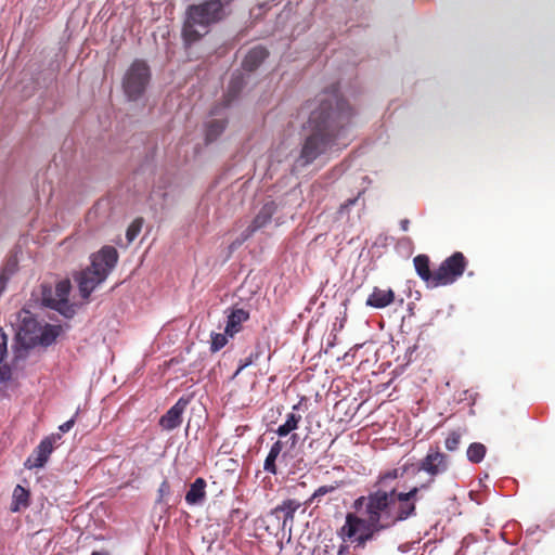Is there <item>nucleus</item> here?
Returning <instances> with one entry per match:
<instances>
[{
    "mask_svg": "<svg viewBox=\"0 0 555 555\" xmlns=\"http://www.w3.org/2000/svg\"><path fill=\"white\" fill-rule=\"evenodd\" d=\"M409 470L410 467L405 466L380 472L367 494L353 501L352 508L356 513L346 514L345 524L337 531V535L353 543L354 550H363L383 532L406 521L408 518L395 496L392 482Z\"/></svg>",
    "mask_w": 555,
    "mask_h": 555,
    "instance_id": "obj_1",
    "label": "nucleus"
},
{
    "mask_svg": "<svg viewBox=\"0 0 555 555\" xmlns=\"http://www.w3.org/2000/svg\"><path fill=\"white\" fill-rule=\"evenodd\" d=\"M317 107L310 112L300 153L295 160L296 166L307 167L319 156L338 144L346 138L354 115L349 103L341 98L337 86L322 92L317 98Z\"/></svg>",
    "mask_w": 555,
    "mask_h": 555,
    "instance_id": "obj_2",
    "label": "nucleus"
},
{
    "mask_svg": "<svg viewBox=\"0 0 555 555\" xmlns=\"http://www.w3.org/2000/svg\"><path fill=\"white\" fill-rule=\"evenodd\" d=\"M234 0H205L192 4L186 10L182 36L186 44L198 41L209 33L210 26L223 21L231 12Z\"/></svg>",
    "mask_w": 555,
    "mask_h": 555,
    "instance_id": "obj_3",
    "label": "nucleus"
},
{
    "mask_svg": "<svg viewBox=\"0 0 555 555\" xmlns=\"http://www.w3.org/2000/svg\"><path fill=\"white\" fill-rule=\"evenodd\" d=\"M152 72L146 61L134 60L124 74L121 87L129 102L141 101L151 83Z\"/></svg>",
    "mask_w": 555,
    "mask_h": 555,
    "instance_id": "obj_4",
    "label": "nucleus"
},
{
    "mask_svg": "<svg viewBox=\"0 0 555 555\" xmlns=\"http://www.w3.org/2000/svg\"><path fill=\"white\" fill-rule=\"evenodd\" d=\"M410 467V470L405 474L416 475L420 472H424L429 475V479L426 482L418 485V490H428L435 482V478L449 469L450 459L447 454L439 451L438 448H430L427 454L417 463L405 462L400 467Z\"/></svg>",
    "mask_w": 555,
    "mask_h": 555,
    "instance_id": "obj_5",
    "label": "nucleus"
},
{
    "mask_svg": "<svg viewBox=\"0 0 555 555\" xmlns=\"http://www.w3.org/2000/svg\"><path fill=\"white\" fill-rule=\"evenodd\" d=\"M466 267L467 260L461 251H455L446 258L437 269L439 286L453 284L463 275Z\"/></svg>",
    "mask_w": 555,
    "mask_h": 555,
    "instance_id": "obj_6",
    "label": "nucleus"
},
{
    "mask_svg": "<svg viewBox=\"0 0 555 555\" xmlns=\"http://www.w3.org/2000/svg\"><path fill=\"white\" fill-rule=\"evenodd\" d=\"M118 261V253L113 246H104L91 257V264L87 268L103 282Z\"/></svg>",
    "mask_w": 555,
    "mask_h": 555,
    "instance_id": "obj_7",
    "label": "nucleus"
},
{
    "mask_svg": "<svg viewBox=\"0 0 555 555\" xmlns=\"http://www.w3.org/2000/svg\"><path fill=\"white\" fill-rule=\"evenodd\" d=\"M278 210V205L274 201H270L263 204L258 214L253 219L251 223L241 232L240 236L236 238L234 244L241 245L249 237H251L257 231L267 227L271 220L273 215Z\"/></svg>",
    "mask_w": 555,
    "mask_h": 555,
    "instance_id": "obj_8",
    "label": "nucleus"
},
{
    "mask_svg": "<svg viewBox=\"0 0 555 555\" xmlns=\"http://www.w3.org/2000/svg\"><path fill=\"white\" fill-rule=\"evenodd\" d=\"M60 439V435H51L44 437L40 441V443L35 448L33 453L27 457V460L24 463V466L27 469L42 468L47 464L54 449V443Z\"/></svg>",
    "mask_w": 555,
    "mask_h": 555,
    "instance_id": "obj_9",
    "label": "nucleus"
},
{
    "mask_svg": "<svg viewBox=\"0 0 555 555\" xmlns=\"http://www.w3.org/2000/svg\"><path fill=\"white\" fill-rule=\"evenodd\" d=\"M420 493L421 490H418V486H413L408 491H400L398 487L395 486V496L408 520L417 516L416 504L420 500Z\"/></svg>",
    "mask_w": 555,
    "mask_h": 555,
    "instance_id": "obj_10",
    "label": "nucleus"
},
{
    "mask_svg": "<svg viewBox=\"0 0 555 555\" xmlns=\"http://www.w3.org/2000/svg\"><path fill=\"white\" fill-rule=\"evenodd\" d=\"M188 398L181 397L178 401L160 417L159 425L165 430H173L182 423V414L189 404Z\"/></svg>",
    "mask_w": 555,
    "mask_h": 555,
    "instance_id": "obj_11",
    "label": "nucleus"
},
{
    "mask_svg": "<svg viewBox=\"0 0 555 555\" xmlns=\"http://www.w3.org/2000/svg\"><path fill=\"white\" fill-rule=\"evenodd\" d=\"M413 263L417 275L426 283L427 287L435 288L439 286L437 270L431 272L429 268V257L427 255H417Z\"/></svg>",
    "mask_w": 555,
    "mask_h": 555,
    "instance_id": "obj_12",
    "label": "nucleus"
},
{
    "mask_svg": "<svg viewBox=\"0 0 555 555\" xmlns=\"http://www.w3.org/2000/svg\"><path fill=\"white\" fill-rule=\"evenodd\" d=\"M299 507L300 503L296 500H284L271 511V515L275 516L279 520L282 518V526L285 528L288 522L292 524L294 521L295 513Z\"/></svg>",
    "mask_w": 555,
    "mask_h": 555,
    "instance_id": "obj_13",
    "label": "nucleus"
},
{
    "mask_svg": "<svg viewBox=\"0 0 555 555\" xmlns=\"http://www.w3.org/2000/svg\"><path fill=\"white\" fill-rule=\"evenodd\" d=\"M395 300V293L391 288L383 289L375 286L369 295L365 305L375 309L388 307Z\"/></svg>",
    "mask_w": 555,
    "mask_h": 555,
    "instance_id": "obj_14",
    "label": "nucleus"
},
{
    "mask_svg": "<svg viewBox=\"0 0 555 555\" xmlns=\"http://www.w3.org/2000/svg\"><path fill=\"white\" fill-rule=\"evenodd\" d=\"M249 319V312L243 308H233L227 317L225 335L233 337L242 330V324Z\"/></svg>",
    "mask_w": 555,
    "mask_h": 555,
    "instance_id": "obj_15",
    "label": "nucleus"
},
{
    "mask_svg": "<svg viewBox=\"0 0 555 555\" xmlns=\"http://www.w3.org/2000/svg\"><path fill=\"white\" fill-rule=\"evenodd\" d=\"M76 281L78 284L80 296L83 299H88L91 293L94 291V288L103 282L87 269L79 272V274L76 276Z\"/></svg>",
    "mask_w": 555,
    "mask_h": 555,
    "instance_id": "obj_16",
    "label": "nucleus"
},
{
    "mask_svg": "<svg viewBox=\"0 0 555 555\" xmlns=\"http://www.w3.org/2000/svg\"><path fill=\"white\" fill-rule=\"evenodd\" d=\"M206 480L202 477L196 478L185 493V502L191 506L203 505L206 499Z\"/></svg>",
    "mask_w": 555,
    "mask_h": 555,
    "instance_id": "obj_17",
    "label": "nucleus"
},
{
    "mask_svg": "<svg viewBox=\"0 0 555 555\" xmlns=\"http://www.w3.org/2000/svg\"><path fill=\"white\" fill-rule=\"evenodd\" d=\"M269 53L266 48L258 46L248 51L243 60L242 67L246 72H254L268 57Z\"/></svg>",
    "mask_w": 555,
    "mask_h": 555,
    "instance_id": "obj_18",
    "label": "nucleus"
},
{
    "mask_svg": "<svg viewBox=\"0 0 555 555\" xmlns=\"http://www.w3.org/2000/svg\"><path fill=\"white\" fill-rule=\"evenodd\" d=\"M39 331L40 334L36 337L30 336L29 340L37 343L40 346L49 347L60 336L62 328L60 325L46 324L42 328L40 327Z\"/></svg>",
    "mask_w": 555,
    "mask_h": 555,
    "instance_id": "obj_19",
    "label": "nucleus"
},
{
    "mask_svg": "<svg viewBox=\"0 0 555 555\" xmlns=\"http://www.w3.org/2000/svg\"><path fill=\"white\" fill-rule=\"evenodd\" d=\"M244 86H245V79L243 77V74L242 73L233 74L229 81L227 93H225L227 105H230L231 102L234 101L240 95Z\"/></svg>",
    "mask_w": 555,
    "mask_h": 555,
    "instance_id": "obj_20",
    "label": "nucleus"
},
{
    "mask_svg": "<svg viewBox=\"0 0 555 555\" xmlns=\"http://www.w3.org/2000/svg\"><path fill=\"white\" fill-rule=\"evenodd\" d=\"M283 449V442L276 440L270 448L268 455L263 462V469L272 475L278 474L276 460L280 456Z\"/></svg>",
    "mask_w": 555,
    "mask_h": 555,
    "instance_id": "obj_21",
    "label": "nucleus"
},
{
    "mask_svg": "<svg viewBox=\"0 0 555 555\" xmlns=\"http://www.w3.org/2000/svg\"><path fill=\"white\" fill-rule=\"evenodd\" d=\"M227 119H212L206 124L205 141L207 144L216 141L225 130Z\"/></svg>",
    "mask_w": 555,
    "mask_h": 555,
    "instance_id": "obj_22",
    "label": "nucleus"
},
{
    "mask_svg": "<svg viewBox=\"0 0 555 555\" xmlns=\"http://www.w3.org/2000/svg\"><path fill=\"white\" fill-rule=\"evenodd\" d=\"M29 492L24 487L17 485L13 491V501L11 505L12 512H18L29 505Z\"/></svg>",
    "mask_w": 555,
    "mask_h": 555,
    "instance_id": "obj_23",
    "label": "nucleus"
},
{
    "mask_svg": "<svg viewBox=\"0 0 555 555\" xmlns=\"http://www.w3.org/2000/svg\"><path fill=\"white\" fill-rule=\"evenodd\" d=\"M301 421V415L295 414V413H288L286 415V420L283 424H281L275 433L280 437H286L289 435L293 430L297 429L299 422Z\"/></svg>",
    "mask_w": 555,
    "mask_h": 555,
    "instance_id": "obj_24",
    "label": "nucleus"
},
{
    "mask_svg": "<svg viewBox=\"0 0 555 555\" xmlns=\"http://www.w3.org/2000/svg\"><path fill=\"white\" fill-rule=\"evenodd\" d=\"M171 495V488L168 480H163L157 490V498L155 500L156 506H160L163 512H167L170 505L168 498Z\"/></svg>",
    "mask_w": 555,
    "mask_h": 555,
    "instance_id": "obj_25",
    "label": "nucleus"
},
{
    "mask_svg": "<svg viewBox=\"0 0 555 555\" xmlns=\"http://www.w3.org/2000/svg\"><path fill=\"white\" fill-rule=\"evenodd\" d=\"M487 453V448L480 442H473L468 446L466 451L467 460L470 463L478 464L483 461Z\"/></svg>",
    "mask_w": 555,
    "mask_h": 555,
    "instance_id": "obj_26",
    "label": "nucleus"
},
{
    "mask_svg": "<svg viewBox=\"0 0 555 555\" xmlns=\"http://www.w3.org/2000/svg\"><path fill=\"white\" fill-rule=\"evenodd\" d=\"M338 487H339L338 482H335V485H324V486L319 487L312 493V495L308 499L306 504H312L314 502H317L318 504L321 503L323 496H325L326 494L333 493L334 491H336L338 489Z\"/></svg>",
    "mask_w": 555,
    "mask_h": 555,
    "instance_id": "obj_27",
    "label": "nucleus"
},
{
    "mask_svg": "<svg viewBox=\"0 0 555 555\" xmlns=\"http://www.w3.org/2000/svg\"><path fill=\"white\" fill-rule=\"evenodd\" d=\"M40 330L39 322L33 315H26L21 321L20 331L25 336H30L36 334Z\"/></svg>",
    "mask_w": 555,
    "mask_h": 555,
    "instance_id": "obj_28",
    "label": "nucleus"
},
{
    "mask_svg": "<svg viewBox=\"0 0 555 555\" xmlns=\"http://www.w3.org/2000/svg\"><path fill=\"white\" fill-rule=\"evenodd\" d=\"M51 309L57 311L66 319H72L76 313L75 306L68 299H57V302L51 306Z\"/></svg>",
    "mask_w": 555,
    "mask_h": 555,
    "instance_id": "obj_29",
    "label": "nucleus"
},
{
    "mask_svg": "<svg viewBox=\"0 0 555 555\" xmlns=\"http://www.w3.org/2000/svg\"><path fill=\"white\" fill-rule=\"evenodd\" d=\"M18 270V259L15 254L10 255L0 272L1 276H4L5 279L10 280Z\"/></svg>",
    "mask_w": 555,
    "mask_h": 555,
    "instance_id": "obj_30",
    "label": "nucleus"
},
{
    "mask_svg": "<svg viewBox=\"0 0 555 555\" xmlns=\"http://www.w3.org/2000/svg\"><path fill=\"white\" fill-rule=\"evenodd\" d=\"M262 354V348L260 345L256 346V350L251 352L247 358L241 359L238 367L234 374V376H237L243 370H245L247 366L251 365L254 362H256L260 356Z\"/></svg>",
    "mask_w": 555,
    "mask_h": 555,
    "instance_id": "obj_31",
    "label": "nucleus"
},
{
    "mask_svg": "<svg viewBox=\"0 0 555 555\" xmlns=\"http://www.w3.org/2000/svg\"><path fill=\"white\" fill-rule=\"evenodd\" d=\"M55 302H57V297L55 296L52 287L46 284L41 285L42 306L51 309V306H54Z\"/></svg>",
    "mask_w": 555,
    "mask_h": 555,
    "instance_id": "obj_32",
    "label": "nucleus"
},
{
    "mask_svg": "<svg viewBox=\"0 0 555 555\" xmlns=\"http://www.w3.org/2000/svg\"><path fill=\"white\" fill-rule=\"evenodd\" d=\"M143 222V218H137L130 223L126 231V237L128 243H132L137 238V236L142 230Z\"/></svg>",
    "mask_w": 555,
    "mask_h": 555,
    "instance_id": "obj_33",
    "label": "nucleus"
},
{
    "mask_svg": "<svg viewBox=\"0 0 555 555\" xmlns=\"http://www.w3.org/2000/svg\"><path fill=\"white\" fill-rule=\"evenodd\" d=\"M228 336L229 335H225V333L220 334V333L212 332L210 335V337H211L210 351L217 352V351L221 350L228 343Z\"/></svg>",
    "mask_w": 555,
    "mask_h": 555,
    "instance_id": "obj_34",
    "label": "nucleus"
},
{
    "mask_svg": "<svg viewBox=\"0 0 555 555\" xmlns=\"http://www.w3.org/2000/svg\"><path fill=\"white\" fill-rule=\"evenodd\" d=\"M462 434L459 430H453L446 438L444 447L448 451L454 452L459 449L461 443Z\"/></svg>",
    "mask_w": 555,
    "mask_h": 555,
    "instance_id": "obj_35",
    "label": "nucleus"
},
{
    "mask_svg": "<svg viewBox=\"0 0 555 555\" xmlns=\"http://www.w3.org/2000/svg\"><path fill=\"white\" fill-rule=\"evenodd\" d=\"M70 289V282L69 280L65 279L56 283L54 293L57 299H68Z\"/></svg>",
    "mask_w": 555,
    "mask_h": 555,
    "instance_id": "obj_36",
    "label": "nucleus"
},
{
    "mask_svg": "<svg viewBox=\"0 0 555 555\" xmlns=\"http://www.w3.org/2000/svg\"><path fill=\"white\" fill-rule=\"evenodd\" d=\"M8 336L4 333L3 328L0 327V364L2 363L4 357L8 353Z\"/></svg>",
    "mask_w": 555,
    "mask_h": 555,
    "instance_id": "obj_37",
    "label": "nucleus"
},
{
    "mask_svg": "<svg viewBox=\"0 0 555 555\" xmlns=\"http://www.w3.org/2000/svg\"><path fill=\"white\" fill-rule=\"evenodd\" d=\"M12 378V370L8 364H0V384L8 383Z\"/></svg>",
    "mask_w": 555,
    "mask_h": 555,
    "instance_id": "obj_38",
    "label": "nucleus"
},
{
    "mask_svg": "<svg viewBox=\"0 0 555 555\" xmlns=\"http://www.w3.org/2000/svg\"><path fill=\"white\" fill-rule=\"evenodd\" d=\"M348 541H344L338 547L337 555H351L350 545L347 543Z\"/></svg>",
    "mask_w": 555,
    "mask_h": 555,
    "instance_id": "obj_39",
    "label": "nucleus"
},
{
    "mask_svg": "<svg viewBox=\"0 0 555 555\" xmlns=\"http://www.w3.org/2000/svg\"><path fill=\"white\" fill-rule=\"evenodd\" d=\"M75 424V417H72L70 420L66 421L65 423H63L59 429L62 431V433H67L69 431L73 426Z\"/></svg>",
    "mask_w": 555,
    "mask_h": 555,
    "instance_id": "obj_40",
    "label": "nucleus"
},
{
    "mask_svg": "<svg viewBox=\"0 0 555 555\" xmlns=\"http://www.w3.org/2000/svg\"><path fill=\"white\" fill-rule=\"evenodd\" d=\"M320 441L318 439H312L309 441V443L307 444V450H314V449H318L319 446H320Z\"/></svg>",
    "mask_w": 555,
    "mask_h": 555,
    "instance_id": "obj_41",
    "label": "nucleus"
},
{
    "mask_svg": "<svg viewBox=\"0 0 555 555\" xmlns=\"http://www.w3.org/2000/svg\"><path fill=\"white\" fill-rule=\"evenodd\" d=\"M10 280L5 279L4 276L0 275V295L4 292L7 284Z\"/></svg>",
    "mask_w": 555,
    "mask_h": 555,
    "instance_id": "obj_42",
    "label": "nucleus"
},
{
    "mask_svg": "<svg viewBox=\"0 0 555 555\" xmlns=\"http://www.w3.org/2000/svg\"><path fill=\"white\" fill-rule=\"evenodd\" d=\"M357 201H358V197L349 198V199H347V201L344 203V205H341V207H343V208H348V207H350V206L354 205V204L357 203Z\"/></svg>",
    "mask_w": 555,
    "mask_h": 555,
    "instance_id": "obj_43",
    "label": "nucleus"
},
{
    "mask_svg": "<svg viewBox=\"0 0 555 555\" xmlns=\"http://www.w3.org/2000/svg\"><path fill=\"white\" fill-rule=\"evenodd\" d=\"M410 221L409 219H402L400 221V228L402 231L406 232L409 230Z\"/></svg>",
    "mask_w": 555,
    "mask_h": 555,
    "instance_id": "obj_44",
    "label": "nucleus"
},
{
    "mask_svg": "<svg viewBox=\"0 0 555 555\" xmlns=\"http://www.w3.org/2000/svg\"><path fill=\"white\" fill-rule=\"evenodd\" d=\"M291 440H292V444H296V442L298 441V435L297 434H292L291 436Z\"/></svg>",
    "mask_w": 555,
    "mask_h": 555,
    "instance_id": "obj_45",
    "label": "nucleus"
},
{
    "mask_svg": "<svg viewBox=\"0 0 555 555\" xmlns=\"http://www.w3.org/2000/svg\"><path fill=\"white\" fill-rule=\"evenodd\" d=\"M91 555H109V554L105 551H101V552H93Z\"/></svg>",
    "mask_w": 555,
    "mask_h": 555,
    "instance_id": "obj_46",
    "label": "nucleus"
},
{
    "mask_svg": "<svg viewBox=\"0 0 555 555\" xmlns=\"http://www.w3.org/2000/svg\"><path fill=\"white\" fill-rule=\"evenodd\" d=\"M298 406H299V404L294 405V406H293V410H297V409H298Z\"/></svg>",
    "mask_w": 555,
    "mask_h": 555,
    "instance_id": "obj_47",
    "label": "nucleus"
}]
</instances>
